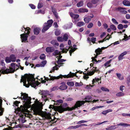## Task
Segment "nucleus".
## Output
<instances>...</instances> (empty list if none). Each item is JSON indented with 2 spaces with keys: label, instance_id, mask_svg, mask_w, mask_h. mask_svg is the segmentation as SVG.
<instances>
[{
  "label": "nucleus",
  "instance_id": "obj_60",
  "mask_svg": "<svg viewBox=\"0 0 130 130\" xmlns=\"http://www.w3.org/2000/svg\"><path fill=\"white\" fill-rule=\"evenodd\" d=\"M59 69L58 68H57L56 66V65L53 68L52 70L53 71H54L55 70H57Z\"/></svg>",
  "mask_w": 130,
  "mask_h": 130
},
{
  "label": "nucleus",
  "instance_id": "obj_38",
  "mask_svg": "<svg viewBox=\"0 0 130 130\" xmlns=\"http://www.w3.org/2000/svg\"><path fill=\"white\" fill-rule=\"evenodd\" d=\"M40 58L41 59L44 60L45 59V56L44 54H41L40 57Z\"/></svg>",
  "mask_w": 130,
  "mask_h": 130
},
{
  "label": "nucleus",
  "instance_id": "obj_24",
  "mask_svg": "<svg viewBox=\"0 0 130 130\" xmlns=\"http://www.w3.org/2000/svg\"><path fill=\"white\" fill-rule=\"evenodd\" d=\"M57 41L56 40H53L51 42V43L54 46H58L59 45L58 43L56 42Z\"/></svg>",
  "mask_w": 130,
  "mask_h": 130
},
{
  "label": "nucleus",
  "instance_id": "obj_12",
  "mask_svg": "<svg viewBox=\"0 0 130 130\" xmlns=\"http://www.w3.org/2000/svg\"><path fill=\"white\" fill-rule=\"evenodd\" d=\"M3 101L0 99V116H2L4 111V109L2 107V103Z\"/></svg>",
  "mask_w": 130,
  "mask_h": 130
},
{
  "label": "nucleus",
  "instance_id": "obj_44",
  "mask_svg": "<svg viewBox=\"0 0 130 130\" xmlns=\"http://www.w3.org/2000/svg\"><path fill=\"white\" fill-rule=\"evenodd\" d=\"M51 8L52 9V11L53 13L57 12L56 9L55 8H54L53 6H51Z\"/></svg>",
  "mask_w": 130,
  "mask_h": 130
},
{
  "label": "nucleus",
  "instance_id": "obj_7",
  "mask_svg": "<svg viewBox=\"0 0 130 130\" xmlns=\"http://www.w3.org/2000/svg\"><path fill=\"white\" fill-rule=\"evenodd\" d=\"M86 72V71H85L84 72H83V74L84 75L83 78L84 79L87 80V79H88L89 77L88 76H90L93 75L95 73V71H92L87 72V73H85Z\"/></svg>",
  "mask_w": 130,
  "mask_h": 130
},
{
  "label": "nucleus",
  "instance_id": "obj_36",
  "mask_svg": "<svg viewBox=\"0 0 130 130\" xmlns=\"http://www.w3.org/2000/svg\"><path fill=\"white\" fill-rule=\"evenodd\" d=\"M111 61H112V59H111L110 60H109L107 61L106 62V68L111 66V65L109 64L110 63V62Z\"/></svg>",
  "mask_w": 130,
  "mask_h": 130
},
{
  "label": "nucleus",
  "instance_id": "obj_22",
  "mask_svg": "<svg viewBox=\"0 0 130 130\" xmlns=\"http://www.w3.org/2000/svg\"><path fill=\"white\" fill-rule=\"evenodd\" d=\"M58 59V60L57 61V63L58 64H64V63H62V62L66 60L64 59Z\"/></svg>",
  "mask_w": 130,
  "mask_h": 130
},
{
  "label": "nucleus",
  "instance_id": "obj_51",
  "mask_svg": "<svg viewBox=\"0 0 130 130\" xmlns=\"http://www.w3.org/2000/svg\"><path fill=\"white\" fill-rule=\"evenodd\" d=\"M56 119H57V120L59 119H58V118L56 119V118L54 117V119H52V120H51L50 122H51V123H52V122H54L53 123H56L57 121V120H56L55 121V120Z\"/></svg>",
  "mask_w": 130,
  "mask_h": 130
},
{
  "label": "nucleus",
  "instance_id": "obj_50",
  "mask_svg": "<svg viewBox=\"0 0 130 130\" xmlns=\"http://www.w3.org/2000/svg\"><path fill=\"white\" fill-rule=\"evenodd\" d=\"M117 77L119 78L120 79L122 80V79L123 78H121V75L120 73H117Z\"/></svg>",
  "mask_w": 130,
  "mask_h": 130
},
{
  "label": "nucleus",
  "instance_id": "obj_52",
  "mask_svg": "<svg viewBox=\"0 0 130 130\" xmlns=\"http://www.w3.org/2000/svg\"><path fill=\"white\" fill-rule=\"evenodd\" d=\"M99 0H92L91 2L93 4H96L99 1Z\"/></svg>",
  "mask_w": 130,
  "mask_h": 130
},
{
  "label": "nucleus",
  "instance_id": "obj_13",
  "mask_svg": "<svg viewBox=\"0 0 130 130\" xmlns=\"http://www.w3.org/2000/svg\"><path fill=\"white\" fill-rule=\"evenodd\" d=\"M33 114L37 115H40L41 114L40 111L38 108H35L33 110Z\"/></svg>",
  "mask_w": 130,
  "mask_h": 130
},
{
  "label": "nucleus",
  "instance_id": "obj_40",
  "mask_svg": "<svg viewBox=\"0 0 130 130\" xmlns=\"http://www.w3.org/2000/svg\"><path fill=\"white\" fill-rule=\"evenodd\" d=\"M117 27L119 29H122L123 28V27L122 24H120L118 25Z\"/></svg>",
  "mask_w": 130,
  "mask_h": 130
},
{
  "label": "nucleus",
  "instance_id": "obj_30",
  "mask_svg": "<svg viewBox=\"0 0 130 130\" xmlns=\"http://www.w3.org/2000/svg\"><path fill=\"white\" fill-rule=\"evenodd\" d=\"M83 5V2L82 1H80L77 4V6L78 7H81Z\"/></svg>",
  "mask_w": 130,
  "mask_h": 130
},
{
  "label": "nucleus",
  "instance_id": "obj_18",
  "mask_svg": "<svg viewBox=\"0 0 130 130\" xmlns=\"http://www.w3.org/2000/svg\"><path fill=\"white\" fill-rule=\"evenodd\" d=\"M78 11L80 13L87 12H88V10L86 9L83 8H80L78 9Z\"/></svg>",
  "mask_w": 130,
  "mask_h": 130
},
{
  "label": "nucleus",
  "instance_id": "obj_2",
  "mask_svg": "<svg viewBox=\"0 0 130 130\" xmlns=\"http://www.w3.org/2000/svg\"><path fill=\"white\" fill-rule=\"evenodd\" d=\"M35 74H26L24 76H22L20 82H23V85L27 88L31 86L34 88L38 86L39 84L38 81L35 82V78H34Z\"/></svg>",
  "mask_w": 130,
  "mask_h": 130
},
{
  "label": "nucleus",
  "instance_id": "obj_45",
  "mask_svg": "<svg viewBox=\"0 0 130 130\" xmlns=\"http://www.w3.org/2000/svg\"><path fill=\"white\" fill-rule=\"evenodd\" d=\"M116 96H120L124 95V93L122 92H119V93L116 94Z\"/></svg>",
  "mask_w": 130,
  "mask_h": 130
},
{
  "label": "nucleus",
  "instance_id": "obj_42",
  "mask_svg": "<svg viewBox=\"0 0 130 130\" xmlns=\"http://www.w3.org/2000/svg\"><path fill=\"white\" fill-rule=\"evenodd\" d=\"M96 38L92 37L91 39V41L93 43H95V41H96Z\"/></svg>",
  "mask_w": 130,
  "mask_h": 130
},
{
  "label": "nucleus",
  "instance_id": "obj_54",
  "mask_svg": "<svg viewBox=\"0 0 130 130\" xmlns=\"http://www.w3.org/2000/svg\"><path fill=\"white\" fill-rule=\"evenodd\" d=\"M71 74H72V73L71 72H70V73L67 75V78H71L72 77V76L71 75Z\"/></svg>",
  "mask_w": 130,
  "mask_h": 130
},
{
  "label": "nucleus",
  "instance_id": "obj_37",
  "mask_svg": "<svg viewBox=\"0 0 130 130\" xmlns=\"http://www.w3.org/2000/svg\"><path fill=\"white\" fill-rule=\"evenodd\" d=\"M95 54L96 55H95V57H92L91 58L92 59V61L93 62H97V60L95 58H97V56H98V55H97V54H96V53Z\"/></svg>",
  "mask_w": 130,
  "mask_h": 130
},
{
  "label": "nucleus",
  "instance_id": "obj_4",
  "mask_svg": "<svg viewBox=\"0 0 130 130\" xmlns=\"http://www.w3.org/2000/svg\"><path fill=\"white\" fill-rule=\"evenodd\" d=\"M17 67L18 66L17 64H16L15 63H12L11 64V66L12 67V68H10V69H7L5 70V67H3L0 70V72H1L2 74H8L10 73H13L14 72L16 71L17 70V69L15 70V66Z\"/></svg>",
  "mask_w": 130,
  "mask_h": 130
},
{
  "label": "nucleus",
  "instance_id": "obj_34",
  "mask_svg": "<svg viewBox=\"0 0 130 130\" xmlns=\"http://www.w3.org/2000/svg\"><path fill=\"white\" fill-rule=\"evenodd\" d=\"M55 34L56 36H58L60 34V30L57 29L55 31Z\"/></svg>",
  "mask_w": 130,
  "mask_h": 130
},
{
  "label": "nucleus",
  "instance_id": "obj_19",
  "mask_svg": "<svg viewBox=\"0 0 130 130\" xmlns=\"http://www.w3.org/2000/svg\"><path fill=\"white\" fill-rule=\"evenodd\" d=\"M40 29L38 27L35 28L34 29V32L35 35H37L39 33V31Z\"/></svg>",
  "mask_w": 130,
  "mask_h": 130
},
{
  "label": "nucleus",
  "instance_id": "obj_47",
  "mask_svg": "<svg viewBox=\"0 0 130 130\" xmlns=\"http://www.w3.org/2000/svg\"><path fill=\"white\" fill-rule=\"evenodd\" d=\"M80 71H77L76 72H75V73H72L71 74V75L72 76V77H73L74 76H75L77 77L78 76L76 75V73H79V72Z\"/></svg>",
  "mask_w": 130,
  "mask_h": 130
},
{
  "label": "nucleus",
  "instance_id": "obj_43",
  "mask_svg": "<svg viewBox=\"0 0 130 130\" xmlns=\"http://www.w3.org/2000/svg\"><path fill=\"white\" fill-rule=\"evenodd\" d=\"M59 88L57 86H55L53 87L51 89V91H54L57 90Z\"/></svg>",
  "mask_w": 130,
  "mask_h": 130
},
{
  "label": "nucleus",
  "instance_id": "obj_14",
  "mask_svg": "<svg viewBox=\"0 0 130 130\" xmlns=\"http://www.w3.org/2000/svg\"><path fill=\"white\" fill-rule=\"evenodd\" d=\"M105 48H106V47H102L101 48H99L95 50V52L97 55H98L101 54L100 53L102 52V50Z\"/></svg>",
  "mask_w": 130,
  "mask_h": 130
},
{
  "label": "nucleus",
  "instance_id": "obj_61",
  "mask_svg": "<svg viewBox=\"0 0 130 130\" xmlns=\"http://www.w3.org/2000/svg\"><path fill=\"white\" fill-rule=\"evenodd\" d=\"M125 88V87L124 86H122L120 87V90L123 92V90H124V89Z\"/></svg>",
  "mask_w": 130,
  "mask_h": 130
},
{
  "label": "nucleus",
  "instance_id": "obj_39",
  "mask_svg": "<svg viewBox=\"0 0 130 130\" xmlns=\"http://www.w3.org/2000/svg\"><path fill=\"white\" fill-rule=\"evenodd\" d=\"M57 40L59 42H63V40L61 37H58L57 38Z\"/></svg>",
  "mask_w": 130,
  "mask_h": 130
},
{
  "label": "nucleus",
  "instance_id": "obj_35",
  "mask_svg": "<svg viewBox=\"0 0 130 130\" xmlns=\"http://www.w3.org/2000/svg\"><path fill=\"white\" fill-rule=\"evenodd\" d=\"M45 118L46 119H48L49 120H52L51 117L50 116V115L47 114L45 116Z\"/></svg>",
  "mask_w": 130,
  "mask_h": 130
},
{
  "label": "nucleus",
  "instance_id": "obj_26",
  "mask_svg": "<svg viewBox=\"0 0 130 130\" xmlns=\"http://www.w3.org/2000/svg\"><path fill=\"white\" fill-rule=\"evenodd\" d=\"M123 4L126 6H130V2L128 1L125 0L123 1Z\"/></svg>",
  "mask_w": 130,
  "mask_h": 130
},
{
  "label": "nucleus",
  "instance_id": "obj_58",
  "mask_svg": "<svg viewBox=\"0 0 130 130\" xmlns=\"http://www.w3.org/2000/svg\"><path fill=\"white\" fill-rule=\"evenodd\" d=\"M53 26L55 28H57L58 27V25L57 22H54V23Z\"/></svg>",
  "mask_w": 130,
  "mask_h": 130
},
{
  "label": "nucleus",
  "instance_id": "obj_3",
  "mask_svg": "<svg viewBox=\"0 0 130 130\" xmlns=\"http://www.w3.org/2000/svg\"><path fill=\"white\" fill-rule=\"evenodd\" d=\"M84 103L83 101H78L76 102L73 107L70 108L68 107V105L67 103H64L59 106H56L55 109L56 111H58L60 113H62L65 111H72L74 110L78 107H80Z\"/></svg>",
  "mask_w": 130,
  "mask_h": 130
},
{
  "label": "nucleus",
  "instance_id": "obj_25",
  "mask_svg": "<svg viewBox=\"0 0 130 130\" xmlns=\"http://www.w3.org/2000/svg\"><path fill=\"white\" fill-rule=\"evenodd\" d=\"M92 98L91 96H88L86 97L85 98V102H90V100Z\"/></svg>",
  "mask_w": 130,
  "mask_h": 130
},
{
  "label": "nucleus",
  "instance_id": "obj_59",
  "mask_svg": "<svg viewBox=\"0 0 130 130\" xmlns=\"http://www.w3.org/2000/svg\"><path fill=\"white\" fill-rule=\"evenodd\" d=\"M56 102H57V103L62 104L63 103V101L62 100H57Z\"/></svg>",
  "mask_w": 130,
  "mask_h": 130
},
{
  "label": "nucleus",
  "instance_id": "obj_46",
  "mask_svg": "<svg viewBox=\"0 0 130 130\" xmlns=\"http://www.w3.org/2000/svg\"><path fill=\"white\" fill-rule=\"evenodd\" d=\"M112 22L115 24H118V22L116 21V19L114 18H112Z\"/></svg>",
  "mask_w": 130,
  "mask_h": 130
},
{
  "label": "nucleus",
  "instance_id": "obj_49",
  "mask_svg": "<svg viewBox=\"0 0 130 130\" xmlns=\"http://www.w3.org/2000/svg\"><path fill=\"white\" fill-rule=\"evenodd\" d=\"M117 126V125H111L110 126V128H111V130L112 129H115L118 127Z\"/></svg>",
  "mask_w": 130,
  "mask_h": 130
},
{
  "label": "nucleus",
  "instance_id": "obj_27",
  "mask_svg": "<svg viewBox=\"0 0 130 130\" xmlns=\"http://www.w3.org/2000/svg\"><path fill=\"white\" fill-rule=\"evenodd\" d=\"M84 20L86 23H88L91 20V19L89 17H88L85 18L84 19Z\"/></svg>",
  "mask_w": 130,
  "mask_h": 130
},
{
  "label": "nucleus",
  "instance_id": "obj_23",
  "mask_svg": "<svg viewBox=\"0 0 130 130\" xmlns=\"http://www.w3.org/2000/svg\"><path fill=\"white\" fill-rule=\"evenodd\" d=\"M117 126H122L124 127H127L128 126H130V125L126 123H120L119 124L117 125Z\"/></svg>",
  "mask_w": 130,
  "mask_h": 130
},
{
  "label": "nucleus",
  "instance_id": "obj_11",
  "mask_svg": "<svg viewBox=\"0 0 130 130\" xmlns=\"http://www.w3.org/2000/svg\"><path fill=\"white\" fill-rule=\"evenodd\" d=\"M60 84L62 85L60 86L59 88L60 90H64L67 89L68 88L67 86L65 85L64 82H62Z\"/></svg>",
  "mask_w": 130,
  "mask_h": 130
},
{
  "label": "nucleus",
  "instance_id": "obj_41",
  "mask_svg": "<svg viewBox=\"0 0 130 130\" xmlns=\"http://www.w3.org/2000/svg\"><path fill=\"white\" fill-rule=\"evenodd\" d=\"M110 27L111 29H112L113 30H115L116 29V27L113 24L111 25L110 26Z\"/></svg>",
  "mask_w": 130,
  "mask_h": 130
},
{
  "label": "nucleus",
  "instance_id": "obj_21",
  "mask_svg": "<svg viewBox=\"0 0 130 130\" xmlns=\"http://www.w3.org/2000/svg\"><path fill=\"white\" fill-rule=\"evenodd\" d=\"M23 114L24 115H23L22 114V116H21V117H22V122L23 123H24L26 121L25 120V117H26L27 116H27L28 115L26 114L25 113H23Z\"/></svg>",
  "mask_w": 130,
  "mask_h": 130
},
{
  "label": "nucleus",
  "instance_id": "obj_28",
  "mask_svg": "<svg viewBox=\"0 0 130 130\" xmlns=\"http://www.w3.org/2000/svg\"><path fill=\"white\" fill-rule=\"evenodd\" d=\"M63 40L65 41H67L68 39V35L67 34H65L63 36Z\"/></svg>",
  "mask_w": 130,
  "mask_h": 130
},
{
  "label": "nucleus",
  "instance_id": "obj_17",
  "mask_svg": "<svg viewBox=\"0 0 130 130\" xmlns=\"http://www.w3.org/2000/svg\"><path fill=\"white\" fill-rule=\"evenodd\" d=\"M63 77L64 78H67V75H60L59 76L57 77H52V78L51 79L53 80L54 79H58L60 78H62Z\"/></svg>",
  "mask_w": 130,
  "mask_h": 130
},
{
  "label": "nucleus",
  "instance_id": "obj_57",
  "mask_svg": "<svg viewBox=\"0 0 130 130\" xmlns=\"http://www.w3.org/2000/svg\"><path fill=\"white\" fill-rule=\"evenodd\" d=\"M102 107V106H96L95 107H93L91 109L92 110H94L95 109L99 108L100 107Z\"/></svg>",
  "mask_w": 130,
  "mask_h": 130
},
{
  "label": "nucleus",
  "instance_id": "obj_53",
  "mask_svg": "<svg viewBox=\"0 0 130 130\" xmlns=\"http://www.w3.org/2000/svg\"><path fill=\"white\" fill-rule=\"evenodd\" d=\"M93 25L92 23H90L87 26V27L89 28H90L92 27L93 26Z\"/></svg>",
  "mask_w": 130,
  "mask_h": 130
},
{
  "label": "nucleus",
  "instance_id": "obj_5",
  "mask_svg": "<svg viewBox=\"0 0 130 130\" xmlns=\"http://www.w3.org/2000/svg\"><path fill=\"white\" fill-rule=\"evenodd\" d=\"M53 23V20L51 19L48 20L47 23H45L43 25V27L42 30V32H44L47 30L52 26Z\"/></svg>",
  "mask_w": 130,
  "mask_h": 130
},
{
  "label": "nucleus",
  "instance_id": "obj_31",
  "mask_svg": "<svg viewBox=\"0 0 130 130\" xmlns=\"http://www.w3.org/2000/svg\"><path fill=\"white\" fill-rule=\"evenodd\" d=\"M54 52L53 53V55L55 56L56 55H58L59 54V52L58 50H54Z\"/></svg>",
  "mask_w": 130,
  "mask_h": 130
},
{
  "label": "nucleus",
  "instance_id": "obj_63",
  "mask_svg": "<svg viewBox=\"0 0 130 130\" xmlns=\"http://www.w3.org/2000/svg\"><path fill=\"white\" fill-rule=\"evenodd\" d=\"M79 17V15L78 14H75V15L74 16V19H76L78 18Z\"/></svg>",
  "mask_w": 130,
  "mask_h": 130
},
{
  "label": "nucleus",
  "instance_id": "obj_33",
  "mask_svg": "<svg viewBox=\"0 0 130 130\" xmlns=\"http://www.w3.org/2000/svg\"><path fill=\"white\" fill-rule=\"evenodd\" d=\"M85 24V23L83 22H78L77 23V25L79 27H81L84 25Z\"/></svg>",
  "mask_w": 130,
  "mask_h": 130
},
{
  "label": "nucleus",
  "instance_id": "obj_16",
  "mask_svg": "<svg viewBox=\"0 0 130 130\" xmlns=\"http://www.w3.org/2000/svg\"><path fill=\"white\" fill-rule=\"evenodd\" d=\"M127 54L126 52H124L122 53L118 57V58L119 61L121 60L123 58V56Z\"/></svg>",
  "mask_w": 130,
  "mask_h": 130
},
{
  "label": "nucleus",
  "instance_id": "obj_55",
  "mask_svg": "<svg viewBox=\"0 0 130 130\" xmlns=\"http://www.w3.org/2000/svg\"><path fill=\"white\" fill-rule=\"evenodd\" d=\"M87 6L89 8H91L92 7V4L90 2L88 3L87 4Z\"/></svg>",
  "mask_w": 130,
  "mask_h": 130
},
{
  "label": "nucleus",
  "instance_id": "obj_15",
  "mask_svg": "<svg viewBox=\"0 0 130 130\" xmlns=\"http://www.w3.org/2000/svg\"><path fill=\"white\" fill-rule=\"evenodd\" d=\"M23 28L25 30V33H27V34H29L30 32V31L31 30L30 28L29 27H27L26 28H25L24 26H23L22 28V30H21L22 31H23Z\"/></svg>",
  "mask_w": 130,
  "mask_h": 130
},
{
  "label": "nucleus",
  "instance_id": "obj_10",
  "mask_svg": "<svg viewBox=\"0 0 130 130\" xmlns=\"http://www.w3.org/2000/svg\"><path fill=\"white\" fill-rule=\"evenodd\" d=\"M55 50V48L53 47H47L45 49L46 52L50 54L53 52Z\"/></svg>",
  "mask_w": 130,
  "mask_h": 130
},
{
  "label": "nucleus",
  "instance_id": "obj_29",
  "mask_svg": "<svg viewBox=\"0 0 130 130\" xmlns=\"http://www.w3.org/2000/svg\"><path fill=\"white\" fill-rule=\"evenodd\" d=\"M100 79L95 78V79H93L92 81V84H94V83L95 82H98V83L99 84V81Z\"/></svg>",
  "mask_w": 130,
  "mask_h": 130
},
{
  "label": "nucleus",
  "instance_id": "obj_64",
  "mask_svg": "<svg viewBox=\"0 0 130 130\" xmlns=\"http://www.w3.org/2000/svg\"><path fill=\"white\" fill-rule=\"evenodd\" d=\"M126 18L127 19H130V15L128 14H127L125 16Z\"/></svg>",
  "mask_w": 130,
  "mask_h": 130
},
{
  "label": "nucleus",
  "instance_id": "obj_56",
  "mask_svg": "<svg viewBox=\"0 0 130 130\" xmlns=\"http://www.w3.org/2000/svg\"><path fill=\"white\" fill-rule=\"evenodd\" d=\"M29 6L32 9H34L36 8V7L35 5H34L32 4H30L29 5Z\"/></svg>",
  "mask_w": 130,
  "mask_h": 130
},
{
  "label": "nucleus",
  "instance_id": "obj_6",
  "mask_svg": "<svg viewBox=\"0 0 130 130\" xmlns=\"http://www.w3.org/2000/svg\"><path fill=\"white\" fill-rule=\"evenodd\" d=\"M16 57L13 54H11L10 57H7L5 58V60L7 63H10L11 61L14 62L15 61Z\"/></svg>",
  "mask_w": 130,
  "mask_h": 130
},
{
  "label": "nucleus",
  "instance_id": "obj_32",
  "mask_svg": "<svg viewBox=\"0 0 130 130\" xmlns=\"http://www.w3.org/2000/svg\"><path fill=\"white\" fill-rule=\"evenodd\" d=\"M67 84L68 85L72 87L73 86L74 84V83L73 82H68L67 83Z\"/></svg>",
  "mask_w": 130,
  "mask_h": 130
},
{
  "label": "nucleus",
  "instance_id": "obj_1",
  "mask_svg": "<svg viewBox=\"0 0 130 130\" xmlns=\"http://www.w3.org/2000/svg\"><path fill=\"white\" fill-rule=\"evenodd\" d=\"M21 94V96L19 97L18 96L17 98L21 99L22 100L24 104L23 106L22 105L20 106V107H18L15 110L16 111H18L17 113L19 112H25L27 109V107L31 103V98L30 97L28 96V94L22 92ZM20 103V101H16L14 102L13 103L14 105L18 107L19 104Z\"/></svg>",
  "mask_w": 130,
  "mask_h": 130
},
{
  "label": "nucleus",
  "instance_id": "obj_48",
  "mask_svg": "<svg viewBox=\"0 0 130 130\" xmlns=\"http://www.w3.org/2000/svg\"><path fill=\"white\" fill-rule=\"evenodd\" d=\"M43 6V4L42 3H39L38 5V8L40 9Z\"/></svg>",
  "mask_w": 130,
  "mask_h": 130
},
{
  "label": "nucleus",
  "instance_id": "obj_20",
  "mask_svg": "<svg viewBox=\"0 0 130 130\" xmlns=\"http://www.w3.org/2000/svg\"><path fill=\"white\" fill-rule=\"evenodd\" d=\"M124 9H125V8L122 7H119L118 8V10L119 11H120L122 13L126 14L127 13V11L124 10H122Z\"/></svg>",
  "mask_w": 130,
  "mask_h": 130
},
{
  "label": "nucleus",
  "instance_id": "obj_8",
  "mask_svg": "<svg viewBox=\"0 0 130 130\" xmlns=\"http://www.w3.org/2000/svg\"><path fill=\"white\" fill-rule=\"evenodd\" d=\"M42 94L43 95L42 96V97L43 98L45 101L48 100V99L47 97L46 96L47 95H50L48 91H44L43 92Z\"/></svg>",
  "mask_w": 130,
  "mask_h": 130
},
{
  "label": "nucleus",
  "instance_id": "obj_62",
  "mask_svg": "<svg viewBox=\"0 0 130 130\" xmlns=\"http://www.w3.org/2000/svg\"><path fill=\"white\" fill-rule=\"evenodd\" d=\"M75 51V50H74V49L70 50L69 51V53H70V55L71 56H72V53L73 52Z\"/></svg>",
  "mask_w": 130,
  "mask_h": 130
},
{
  "label": "nucleus",
  "instance_id": "obj_9",
  "mask_svg": "<svg viewBox=\"0 0 130 130\" xmlns=\"http://www.w3.org/2000/svg\"><path fill=\"white\" fill-rule=\"evenodd\" d=\"M27 33L23 34L21 35V38L22 39V42H25L27 40L28 36Z\"/></svg>",
  "mask_w": 130,
  "mask_h": 130
}]
</instances>
